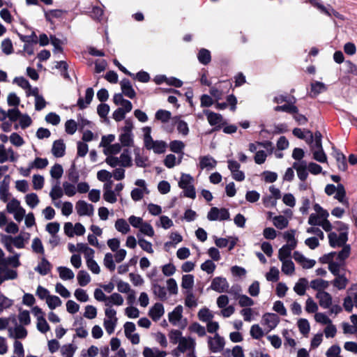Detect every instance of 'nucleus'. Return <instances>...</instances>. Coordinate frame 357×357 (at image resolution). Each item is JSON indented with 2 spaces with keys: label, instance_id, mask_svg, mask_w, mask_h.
<instances>
[{
  "label": "nucleus",
  "instance_id": "nucleus-38",
  "mask_svg": "<svg viewBox=\"0 0 357 357\" xmlns=\"http://www.w3.org/2000/svg\"><path fill=\"white\" fill-rule=\"evenodd\" d=\"M65 144L62 140H56L53 143L52 152L55 157H62L65 153Z\"/></svg>",
  "mask_w": 357,
  "mask_h": 357
},
{
  "label": "nucleus",
  "instance_id": "nucleus-45",
  "mask_svg": "<svg viewBox=\"0 0 357 357\" xmlns=\"http://www.w3.org/2000/svg\"><path fill=\"white\" fill-rule=\"evenodd\" d=\"M24 200L27 206L31 208H36L40 203L38 196L34 192L27 194L24 197Z\"/></svg>",
  "mask_w": 357,
  "mask_h": 357
},
{
  "label": "nucleus",
  "instance_id": "nucleus-58",
  "mask_svg": "<svg viewBox=\"0 0 357 357\" xmlns=\"http://www.w3.org/2000/svg\"><path fill=\"white\" fill-rule=\"evenodd\" d=\"M114 256L112 253L107 252L105 255L103 259L104 266L110 271H113L116 268V265L114 261Z\"/></svg>",
  "mask_w": 357,
  "mask_h": 357
},
{
  "label": "nucleus",
  "instance_id": "nucleus-11",
  "mask_svg": "<svg viewBox=\"0 0 357 357\" xmlns=\"http://www.w3.org/2000/svg\"><path fill=\"white\" fill-rule=\"evenodd\" d=\"M183 307L181 305L176 306L172 312L169 313V321L174 326L184 328L186 326V320L183 319Z\"/></svg>",
  "mask_w": 357,
  "mask_h": 357
},
{
  "label": "nucleus",
  "instance_id": "nucleus-18",
  "mask_svg": "<svg viewBox=\"0 0 357 357\" xmlns=\"http://www.w3.org/2000/svg\"><path fill=\"white\" fill-rule=\"evenodd\" d=\"M228 168L230 170L232 177L237 181H242L245 179L244 173L239 169L240 164L233 160H229L227 161Z\"/></svg>",
  "mask_w": 357,
  "mask_h": 357
},
{
  "label": "nucleus",
  "instance_id": "nucleus-34",
  "mask_svg": "<svg viewBox=\"0 0 357 357\" xmlns=\"http://www.w3.org/2000/svg\"><path fill=\"white\" fill-rule=\"evenodd\" d=\"M51 270L50 263L43 257L38 266L35 268V271L42 275H47Z\"/></svg>",
  "mask_w": 357,
  "mask_h": 357
},
{
  "label": "nucleus",
  "instance_id": "nucleus-61",
  "mask_svg": "<svg viewBox=\"0 0 357 357\" xmlns=\"http://www.w3.org/2000/svg\"><path fill=\"white\" fill-rule=\"evenodd\" d=\"M33 188L36 190H41L45 183V178L42 175L34 174L32 177Z\"/></svg>",
  "mask_w": 357,
  "mask_h": 357
},
{
  "label": "nucleus",
  "instance_id": "nucleus-30",
  "mask_svg": "<svg viewBox=\"0 0 357 357\" xmlns=\"http://www.w3.org/2000/svg\"><path fill=\"white\" fill-rule=\"evenodd\" d=\"M114 227L117 231L123 235L127 234L130 231L129 222H128L123 218L117 219L114 223Z\"/></svg>",
  "mask_w": 357,
  "mask_h": 357
},
{
  "label": "nucleus",
  "instance_id": "nucleus-48",
  "mask_svg": "<svg viewBox=\"0 0 357 357\" xmlns=\"http://www.w3.org/2000/svg\"><path fill=\"white\" fill-rule=\"evenodd\" d=\"M64 194L63 189L60 187L59 183H56L53 185L50 192V197L51 199H59L61 198Z\"/></svg>",
  "mask_w": 357,
  "mask_h": 357
},
{
  "label": "nucleus",
  "instance_id": "nucleus-47",
  "mask_svg": "<svg viewBox=\"0 0 357 357\" xmlns=\"http://www.w3.org/2000/svg\"><path fill=\"white\" fill-rule=\"evenodd\" d=\"M78 284L81 287L86 286L91 280V276L86 271H79L77 275Z\"/></svg>",
  "mask_w": 357,
  "mask_h": 357
},
{
  "label": "nucleus",
  "instance_id": "nucleus-26",
  "mask_svg": "<svg viewBox=\"0 0 357 357\" xmlns=\"http://www.w3.org/2000/svg\"><path fill=\"white\" fill-rule=\"evenodd\" d=\"M343 307L348 312H352L354 307L357 308V292L348 295L344 298Z\"/></svg>",
  "mask_w": 357,
  "mask_h": 357
},
{
  "label": "nucleus",
  "instance_id": "nucleus-57",
  "mask_svg": "<svg viewBox=\"0 0 357 357\" xmlns=\"http://www.w3.org/2000/svg\"><path fill=\"white\" fill-rule=\"evenodd\" d=\"M155 225L157 227H161L164 229H168L173 225V221L167 215H161L159 218V221L156 222Z\"/></svg>",
  "mask_w": 357,
  "mask_h": 357
},
{
  "label": "nucleus",
  "instance_id": "nucleus-41",
  "mask_svg": "<svg viewBox=\"0 0 357 357\" xmlns=\"http://www.w3.org/2000/svg\"><path fill=\"white\" fill-rule=\"evenodd\" d=\"M295 248H291L287 245H284L278 250V259L280 261L291 259V252Z\"/></svg>",
  "mask_w": 357,
  "mask_h": 357
},
{
  "label": "nucleus",
  "instance_id": "nucleus-24",
  "mask_svg": "<svg viewBox=\"0 0 357 357\" xmlns=\"http://www.w3.org/2000/svg\"><path fill=\"white\" fill-rule=\"evenodd\" d=\"M27 335V331L22 325L8 328V336L15 339H24Z\"/></svg>",
  "mask_w": 357,
  "mask_h": 357
},
{
  "label": "nucleus",
  "instance_id": "nucleus-60",
  "mask_svg": "<svg viewBox=\"0 0 357 357\" xmlns=\"http://www.w3.org/2000/svg\"><path fill=\"white\" fill-rule=\"evenodd\" d=\"M155 117L157 120L160 121L162 123H167L172 117L170 112L165 109H159L156 112Z\"/></svg>",
  "mask_w": 357,
  "mask_h": 357
},
{
  "label": "nucleus",
  "instance_id": "nucleus-50",
  "mask_svg": "<svg viewBox=\"0 0 357 357\" xmlns=\"http://www.w3.org/2000/svg\"><path fill=\"white\" fill-rule=\"evenodd\" d=\"M273 225L279 229H283L288 226L289 221L283 215H278L273 219Z\"/></svg>",
  "mask_w": 357,
  "mask_h": 357
},
{
  "label": "nucleus",
  "instance_id": "nucleus-44",
  "mask_svg": "<svg viewBox=\"0 0 357 357\" xmlns=\"http://www.w3.org/2000/svg\"><path fill=\"white\" fill-rule=\"evenodd\" d=\"M77 349V346L73 344H64L61 348V356L63 357H73Z\"/></svg>",
  "mask_w": 357,
  "mask_h": 357
},
{
  "label": "nucleus",
  "instance_id": "nucleus-39",
  "mask_svg": "<svg viewBox=\"0 0 357 357\" xmlns=\"http://www.w3.org/2000/svg\"><path fill=\"white\" fill-rule=\"evenodd\" d=\"M56 270L59 273L60 278L63 280H72L75 277V273L73 271L68 267L59 266L57 267Z\"/></svg>",
  "mask_w": 357,
  "mask_h": 357
},
{
  "label": "nucleus",
  "instance_id": "nucleus-59",
  "mask_svg": "<svg viewBox=\"0 0 357 357\" xmlns=\"http://www.w3.org/2000/svg\"><path fill=\"white\" fill-rule=\"evenodd\" d=\"M121 146L122 145L119 143L111 144L104 149L103 152L107 157L109 155H115L121 151Z\"/></svg>",
  "mask_w": 357,
  "mask_h": 357
},
{
  "label": "nucleus",
  "instance_id": "nucleus-17",
  "mask_svg": "<svg viewBox=\"0 0 357 357\" xmlns=\"http://www.w3.org/2000/svg\"><path fill=\"white\" fill-rule=\"evenodd\" d=\"M229 283L226 278L222 277H216L213 279L211 284V289L218 292L223 293L228 291Z\"/></svg>",
  "mask_w": 357,
  "mask_h": 357
},
{
  "label": "nucleus",
  "instance_id": "nucleus-14",
  "mask_svg": "<svg viewBox=\"0 0 357 357\" xmlns=\"http://www.w3.org/2000/svg\"><path fill=\"white\" fill-rule=\"evenodd\" d=\"M124 333L126 337L133 344H138L140 342V337L138 333H135L136 326L134 323L127 321L123 325Z\"/></svg>",
  "mask_w": 357,
  "mask_h": 357
},
{
  "label": "nucleus",
  "instance_id": "nucleus-6",
  "mask_svg": "<svg viewBox=\"0 0 357 357\" xmlns=\"http://www.w3.org/2000/svg\"><path fill=\"white\" fill-rule=\"evenodd\" d=\"M347 230V227L345 225H342L339 233L330 232L328 234L330 245L334 248H342V250H343L346 246H349L351 249V246L349 244H347L348 241Z\"/></svg>",
  "mask_w": 357,
  "mask_h": 357
},
{
  "label": "nucleus",
  "instance_id": "nucleus-13",
  "mask_svg": "<svg viewBox=\"0 0 357 357\" xmlns=\"http://www.w3.org/2000/svg\"><path fill=\"white\" fill-rule=\"evenodd\" d=\"M207 218L210 221L226 220L229 218V213L224 208L212 207L207 214Z\"/></svg>",
  "mask_w": 357,
  "mask_h": 357
},
{
  "label": "nucleus",
  "instance_id": "nucleus-9",
  "mask_svg": "<svg viewBox=\"0 0 357 357\" xmlns=\"http://www.w3.org/2000/svg\"><path fill=\"white\" fill-rule=\"evenodd\" d=\"M105 317L103 320V326L109 335L112 334L118 323L116 311L113 307H106L105 309Z\"/></svg>",
  "mask_w": 357,
  "mask_h": 357
},
{
  "label": "nucleus",
  "instance_id": "nucleus-56",
  "mask_svg": "<svg viewBox=\"0 0 357 357\" xmlns=\"http://www.w3.org/2000/svg\"><path fill=\"white\" fill-rule=\"evenodd\" d=\"M63 192L68 197H73L77 193L76 185L68 181H64L62 184Z\"/></svg>",
  "mask_w": 357,
  "mask_h": 357
},
{
  "label": "nucleus",
  "instance_id": "nucleus-23",
  "mask_svg": "<svg viewBox=\"0 0 357 357\" xmlns=\"http://www.w3.org/2000/svg\"><path fill=\"white\" fill-rule=\"evenodd\" d=\"M204 114H206L208 122L211 126L220 128V126L224 123L222 115L209 110H205Z\"/></svg>",
  "mask_w": 357,
  "mask_h": 357
},
{
  "label": "nucleus",
  "instance_id": "nucleus-1",
  "mask_svg": "<svg viewBox=\"0 0 357 357\" xmlns=\"http://www.w3.org/2000/svg\"><path fill=\"white\" fill-rule=\"evenodd\" d=\"M349 255L350 248L349 246H346L340 252H333L326 256L328 260V270L335 275V278L331 283L338 290L344 289L349 283V280L345 275L340 273V269L344 265L345 260Z\"/></svg>",
  "mask_w": 357,
  "mask_h": 357
},
{
  "label": "nucleus",
  "instance_id": "nucleus-49",
  "mask_svg": "<svg viewBox=\"0 0 357 357\" xmlns=\"http://www.w3.org/2000/svg\"><path fill=\"white\" fill-rule=\"evenodd\" d=\"M45 302L51 310H53L62 305V301L60 298L54 295H50Z\"/></svg>",
  "mask_w": 357,
  "mask_h": 357
},
{
  "label": "nucleus",
  "instance_id": "nucleus-33",
  "mask_svg": "<svg viewBox=\"0 0 357 357\" xmlns=\"http://www.w3.org/2000/svg\"><path fill=\"white\" fill-rule=\"evenodd\" d=\"M17 278V272L10 268H3L0 271V285L6 280H15Z\"/></svg>",
  "mask_w": 357,
  "mask_h": 357
},
{
  "label": "nucleus",
  "instance_id": "nucleus-40",
  "mask_svg": "<svg viewBox=\"0 0 357 357\" xmlns=\"http://www.w3.org/2000/svg\"><path fill=\"white\" fill-rule=\"evenodd\" d=\"M174 123L176 125L178 132L183 136H186L189 132L188 123L180 119L178 116L174 117Z\"/></svg>",
  "mask_w": 357,
  "mask_h": 357
},
{
  "label": "nucleus",
  "instance_id": "nucleus-43",
  "mask_svg": "<svg viewBox=\"0 0 357 357\" xmlns=\"http://www.w3.org/2000/svg\"><path fill=\"white\" fill-rule=\"evenodd\" d=\"M346 192L344 186L342 184L337 185V190L335 193V198L337 199L340 203L343 205L348 206L349 202L347 199L345 198Z\"/></svg>",
  "mask_w": 357,
  "mask_h": 357
},
{
  "label": "nucleus",
  "instance_id": "nucleus-27",
  "mask_svg": "<svg viewBox=\"0 0 357 357\" xmlns=\"http://www.w3.org/2000/svg\"><path fill=\"white\" fill-rule=\"evenodd\" d=\"M165 310L162 304L157 303L151 307L149 315L153 321H158L164 314Z\"/></svg>",
  "mask_w": 357,
  "mask_h": 357
},
{
  "label": "nucleus",
  "instance_id": "nucleus-35",
  "mask_svg": "<svg viewBox=\"0 0 357 357\" xmlns=\"http://www.w3.org/2000/svg\"><path fill=\"white\" fill-rule=\"evenodd\" d=\"M329 286V282L323 279H315L310 282V287L317 292L325 291L324 289H327Z\"/></svg>",
  "mask_w": 357,
  "mask_h": 357
},
{
  "label": "nucleus",
  "instance_id": "nucleus-31",
  "mask_svg": "<svg viewBox=\"0 0 357 357\" xmlns=\"http://www.w3.org/2000/svg\"><path fill=\"white\" fill-rule=\"evenodd\" d=\"M31 248L33 253L42 256L45 255V248L40 238L35 237L32 239Z\"/></svg>",
  "mask_w": 357,
  "mask_h": 357
},
{
  "label": "nucleus",
  "instance_id": "nucleus-3",
  "mask_svg": "<svg viewBox=\"0 0 357 357\" xmlns=\"http://www.w3.org/2000/svg\"><path fill=\"white\" fill-rule=\"evenodd\" d=\"M314 213L310 214L308 218V224L312 226H321L326 231H331L333 227L328 220L329 213L324 209L319 204L313 206Z\"/></svg>",
  "mask_w": 357,
  "mask_h": 357
},
{
  "label": "nucleus",
  "instance_id": "nucleus-12",
  "mask_svg": "<svg viewBox=\"0 0 357 357\" xmlns=\"http://www.w3.org/2000/svg\"><path fill=\"white\" fill-rule=\"evenodd\" d=\"M19 158V155L11 147H6L3 144H0V163L6 162H14Z\"/></svg>",
  "mask_w": 357,
  "mask_h": 357
},
{
  "label": "nucleus",
  "instance_id": "nucleus-2",
  "mask_svg": "<svg viewBox=\"0 0 357 357\" xmlns=\"http://www.w3.org/2000/svg\"><path fill=\"white\" fill-rule=\"evenodd\" d=\"M170 342L176 344L171 354L178 357L181 354H185L186 357H195L196 349V340L190 335H183V333L178 329H172L168 333Z\"/></svg>",
  "mask_w": 357,
  "mask_h": 357
},
{
  "label": "nucleus",
  "instance_id": "nucleus-20",
  "mask_svg": "<svg viewBox=\"0 0 357 357\" xmlns=\"http://www.w3.org/2000/svg\"><path fill=\"white\" fill-rule=\"evenodd\" d=\"M315 297L318 299L319 305L324 309H328L332 305V296L327 291L317 292Z\"/></svg>",
  "mask_w": 357,
  "mask_h": 357
},
{
  "label": "nucleus",
  "instance_id": "nucleus-22",
  "mask_svg": "<svg viewBox=\"0 0 357 357\" xmlns=\"http://www.w3.org/2000/svg\"><path fill=\"white\" fill-rule=\"evenodd\" d=\"M308 135V139H306L307 142H311V151L313 152L322 148L321 144V135L319 132H317L314 133L313 136L312 133L310 131L307 132Z\"/></svg>",
  "mask_w": 357,
  "mask_h": 357
},
{
  "label": "nucleus",
  "instance_id": "nucleus-64",
  "mask_svg": "<svg viewBox=\"0 0 357 357\" xmlns=\"http://www.w3.org/2000/svg\"><path fill=\"white\" fill-rule=\"evenodd\" d=\"M198 60L202 64H208L211 61V53L208 50L202 49L198 53Z\"/></svg>",
  "mask_w": 357,
  "mask_h": 357
},
{
  "label": "nucleus",
  "instance_id": "nucleus-8",
  "mask_svg": "<svg viewBox=\"0 0 357 357\" xmlns=\"http://www.w3.org/2000/svg\"><path fill=\"white\" fill-rule=\"evenodd\" d=\"M124 123V126L121 128L119 139L123 146H132L134 144L132 134V130L134 128L133 123L130 119H126Z\"/></svg>",
  "mask_w": 357,
  "mask_h": 357
},
{
  "label": "nucleus",
  "instance_id": "nucleus-15",
  "mask_svg": "<svg viewBox=\"0 0 357 357\" xmlns=\"http://www.w3.org/2000/svg\"><path fill=\"white\" fill-rule=\"evenodd\" d=\"M279 322V317L274 313H265L261 318V324L266 327L268 331H271L274 329Z\"/></svg>",
  "mask_w": 357,
  "mask_h": 357
},
{
  "label": "nucleus",
  "instance_id": "nucleus-53",
  "mask_svg": "<svg viewBox=\"0 0 357 357\" xmlns=\"http://www.w3.org/2000/svg\"><path fill=\"white\" fill-rule=\"evenodd\" d=\"M295 230L287 231L284 233V238L287 241V245L291 248H296L297 245V241L295 238Z\"/></svg>",
  "mask_w": 357,
  "mask_h": 357
},
{
  "label": "nucleus",
  "instance_id": "nucleus-42",
  "mask_svg": "<svg viewBox=\"0 0 357 357\" xmlns=\"http://www.w3.org/2000/svg\"><path fill=\"white\" fill-rule=\"evenodd\" d=\"M195 284V278L192 275H183L181 278V287L188 291L192 290Z\"/></svg>",
  "mask_w": 357,
  "mask_h": 357
},
{
  "label": "nucleus",
  "instance_id": "nucleus-55",
  "mask_svg": "<svg viewBox=\"0 0 357 357\" xmlns=\"http://www.w3.org/2000/svg\"><path fill=\"white\" fill-rule=\"evenodd\" d=\"M305 310L307 313H317L319 310L318 304L311 297H308L305 303Z\"/></svg>",
  "mask_w": 357,
  "mask_h": 357
},
{
  "label": "nucleus",
  "instance_id": "nucleus-54",
  "mask_svg": "<svg viewBox=\"0 0 357 357\" xmlns=\"http://www.w3.org/2000/svg\"><path fill=\"white\" fill-rule=\"evenodd\" d=\"M10 197L8 191V183L3 180L0 183V199L3 202H7Z\"/></svg>",
  "mask_w": 357,
  "mask_h": 357
},
{
  "label": "nucleus",
  "instance_id": "nucleus-10",
  "mask_svg": "<svg viewBox=\"0 0 357 357\" xmlns=\"http://www.w3.org/2000/svg\"><path fill=\"white\" fill-rule=\"evenodd\" d=\"M20 258V253H15L8 257H6L3 250L0 248V271L3 270V268H8V266L13 268L19 267L21 265Z\"/></svg>",
  "mask_w": 357,
  "mask_h": 357
},
{
  "label": "nucleus",
  "instance_id": "nucleus-52",
  "mask_svg": "<svg viewBox=\"0 0 357 357\" xmlns=\"http://www.w3.org/2000/svg\"><path fill=\"white\" fill-rule=\"evenodd\" d=\"M236 300L238 301L239 305L244 308L250 307L255 304V301L245 294H238V296L236 297Z\"/></svg>",
  "mask_w": 357,
  "mask_h": 357
},
{
  "label": "nucleus",
  "instance_id": "nucleus-32",
  "mask_svg": "<svg viewBox=\"0 0 357 357\" xmlns=\"http://www.w3.org/2000/svg\"><path fill=\"white\" fill-rule=\"evenodd\" d=\"M308 287V281L306 278H302L298 279L294 287V291L298 296H303L305 294L306 290Z\"/></svg>",
  "mask_w": 357,
  "mask_h": 357
},
{
  "label": "nucleus",
  "instance_id": "nucleus-16",
  "mask_svg": "<svg viewBox=\"0 0 357 357\" xmlns=\"http://www.w3.org/2000/svg\"><path fill=\"white\" fill-rule=\"evenodd\" d=\"M208 344L212 352L218 353L223 349L225 347V340L216 333L214 337H209L208 338Z\"/></svg>",
  "mask_w": 357,
  "mask_h": 357
},
{
  "label": "nucleus",
  "instance_id": "nucleus-37",
  "mask_svg": "<svg viewBox=\"0 0 357 357\" xmlns=\"http://www.w3.org/2000/svg\"><path fill=\"white\" fill-rule=\"evenodd\" d=\"M281 270L287 275H293L295 273V266L291 259L282 260Z\"/></svg>",
  "mask_w": 357,
  "mask_h": 357
},
{
  "label": "nucleus",
  "instance_id": "nucleus-36",
  "mask_svg": "<svg viewBox=\"0 0 357 357\" xmlns=\"http://www.w3.org/2000/svg\"><path fill=\"white\" fill-rule=\"evenodd\" d=\"M144 357H165L167 353L158 348L145 347L142 352Z\"/></svg>",
  "mask_w": 357,
  "mask_h": 357
},
{
  "label": "nucleus",
  "instance_id": "nucleus-51",
  "mask_svg": "<svg viewBox=\"0 0 357 357\" xmlns=\"http://www.w3.org/2000/svg\"><path fill=\"white\" fill-rule=\"evenodd\" d=\"M139 231L149 237H153L155 235V231L153 226L148 222L144 221L139 229Z\"/></svg>",
  "mask_w": 357,
  "mask_h": 357
},
{
  "label": "nucleus",
  "instance_id": "nucleus-46",
  "mask_svg": "<svg viewBox=\"0 0 357 357\" xmlns=\"http://www.w3.org/2000/svg\"><path fill=\"white\" fill-rule=\"evenodd\" d=\"M297 326L299 332L304 336H307L309 334L310 326L307 319L304 318L299 319L297 321Z\"/></svg>",
  "mask_w": 357,
  "mask_h": 357
},
{
  "label": "nucleus",
  "instance_id": "nucleus-28",
  "mask_svg": "<svg viewBox=\"0 0 357 357\" xmlns=\"http://www.w3.org/2000/svg\"><path fill=\"white\" fill-rule=\"evenodd\" d=\"M121 88L122 93L129 98H134L136 96V93L132 88L130 81L127 79H123L121 81Z\"/></svg>",
  "mask_w": 357,
  "mask_h": 357
},
{
  "label": "nucleus",
  "instance_id": "nucleus-5",
  "mask_svg": "<svg viewBox=\"0 0 357 357\" xmlns=\"http://www.w3.org/2000/svg\"><path fill=\"white\" fill-rule=\"evenodd\" d=\"M105 162L111 167H130L132 165V160L130 151L124 149L119 156L109 155L105 159Z\"/></svg>",
  "mask_w": 357,
  "mask_h": 357
},
{
  "label": "nucleus",
  "instance_id": "nucleus-7",
  "mask_svg": "<svg viewBox=\"0 0 357 357\" xmlns=\"http://www.w3.org/2000/svg\"><path fill=\"white\" fill-rule=\"evenodd\" d=\"M178 186L183 190L185 197L195 199L196 191L194 186V178L188 174H181L180 181H178Z\"/></svg>",
  "mask_w": 357,
  "mask_h": 357
},
{
  "label": "nucleus",
  "instance_id": "nucleus-29",
  "mask_svg": "<svg viewBox=\"0 0 357 357\" xmlns=\"http://www.w3.org/2000/svg\"><path fill=\"white\" fill-rule=\"evenodd\" d=\"M124 299L119 293H113L108 296L106 307H113V305L121 306L123 304Z\"/></svg>",
  "mask_w": 357,
  "mask_h": 357
},
{
  "label": "nucleus",
  "instance_id": "nucleus-21",
  "mask_svg": "<svg viewBox=\"0 0 357 357\" xmlns=\"http://www.w3.org/2000/svg\"><path fill=\"white\" fill-rule=\"evenodd\" d=\"M293 257L303 268H311L316 264L315 260L306 258L298 251L294 252Z\"/></svg>",
  "mask_w": 357,
  "mask_h": 357
},
{
  "label": "nucleus",
  "instance_id": "nucleus-62",
  "mask_svg": "<svg viewBox=\"0 0 357 357\" xmlns=\"http://www.w3.org/2000/svg\"><path fill=\"white\" fill-rule=\"evenodd\" d=\"M9 141L12 145L16 147H20L25 143L24 139L17 132H13L9 136Z\"/></svg>",
  "mask_w": 357,
  "mask_h": 357
},
{
  "label": "nucleus",
  "instance_id": "nucleus-4",
  "mask_svg": "<svg viewBox=\"0 0 357 357\" xmlns=\"http://www.w3.org/2000/svg\"><path fill=\"white\" fill-rule=\"evenodd\" d=\"M144 147L153 151L156 154H161L166 151L167 144L162 140H154L151 137V128L146 126L142 128Z\"/></svg>",
  "mask_w": 357,
  "mask_h": 357
},
{
  "label": "nucleus",
  "instance_id": "nucleus-25",
  "mask_svg": "<svg viewBox=\"0 0 357 357\" xmlns=\"http://www.w3.org/2000/svg\"><path fill=\"white\" fill-rule=\"evenodd\" d=\"M217 161L210 155L199 158V167L202 169L211 170L215 167Z\"/></svg>",
  "mask_w": 357,
  "mask_h": 357
},
{
  "label": "nucleus",
  "instance_id": "nucleus-19",
  "mask_svg": "<svg viewBox=\"0 0 357 357\" xmlns=\"http://www.w3.org/2000/svg\"><path fill=\"white\" fill-rule=\"evenodd\" d=\"M75 208L80 216H91L93 213V205L83 200H79L76 203Z\"/></svg>",
  "mask_w": 357,
  "mask_h": 357
},
{
  "label": "nucleus",
  "instance_id": "nucleus-63",
  "mask_svg": "<svg viewBox=\"0 0 357 357\" xmlns=\"http://www.w3.org/2000/svg\"><path fill=\"white\" fill-rule=\"evenodd\" d=\"M18 320L22 326H27L31 323L30 313L28 310H20L18 314Z\"/></svg>",
  "mask_w": 357,
  "mask_h": 357
}]
</instances>
